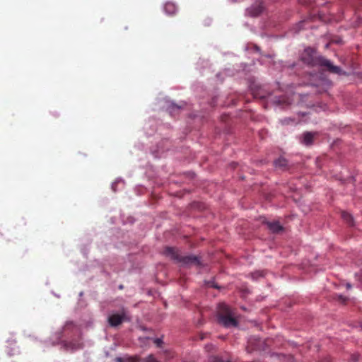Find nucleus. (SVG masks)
<instances>
[{
    "instance_id": "nucleus-14",
    "label": "nucleus",
    "mask_w": 362,
    "mask_h": 362,
    "mask_svg": "<svg viewBox=\"0 0 362 362\" xmlns=\"http://www.w3.org/2000/svg\"><path fill=\"white\" fill-rule=\"evenodd\" d=\"M182 107V105H177L173 103L169 105L168 110L170 113H173V112H176L179 111Z\"/></svg>"
},
{
    "instance_id": "nucleus-21",
    "label": "nucleus",
    "mask_w": 362,
    "mask_h": 362,
    "mask_svg": "<svg viewBox=\"0 0 362 362\" xmlns=\"http://www.w3.org/2000/svg\"><path fill=\"white\" fill-rule=\"evenodd\" d=\"M352 358H353V360H354V361H358V355H354V356H352Z\"/></svg>"
},
{
    "instance_id": "nucleus-25",
    "label": "nucleus",
    "mask_w": 362,
    "mask_h": 362,
    "mask_svg": "<svg viewBox=\"0 0 362 362\" xmlns=\"http://www.w3.org/2000/svg\"><path fill=\"white\" fill-rule=\"evenodd\" d=\"M327 362H330L329 359L327 360Z\"/></svg>"
},
{
    "instance_id": "nucleus-3",
    "label": "nucleus",
    "mask_w": 362,
    "mask_h": 362,
    "mask_svg": "<svg viewBox=\"0 0 362 362\" xmlns=\"http://www.w3.org/2000/svg\"><path fill=\"white\" fill-rule=\"evenodd\" d=\"M218 322L226 328L238 325V321L234 317L233 310L225 303H220L218 307Z\"/></svg>"
},
{
    "instance_id": "nucleus-4",
    "label": "nucleus",
    "mask_w": 362,
    "mask_h": 362,
    "mask_svg": "<svg viewBox=\"0 0 362 362\" xmlns=\"http://www.w3.org/2000/svg\"><path fill=\"white\" fill-rule=\"evenodd\" d=\"M321 71L319 72V79L317 81L313 83V86H322L323 90H325L331 86V81L327 79L326 77V73H332V74H339L341 72V69H320Z\"/></svg>"
},
{
    "instance_id": "nucleus-12",
    "label": "nucleus",
    "mask_w": 362,
    "mask_h": 362,
    "mask_svg": "<svg viewBox=\"0 0 362 362\" xmlns=\"http://www.w3.org/2000/svg\"><path fill=\"white\" fill-rule=\"evenodd\" d=\"M116 362H139V358L136 356L128 358H117Z\"/></svg>"
},
{
    "instance_id": "nucleus-9",
    "label": "nucleus",
    "mask_w": 362,
    "mask_h": 362,
    "mask_svg": "<svg viewBox=\"0 0 362 362\" xmlns=\"http://www.w3.org/2000/svg\"><path fill=\"white\" fill-rule=\"evenodd\" d=\"M341 218L344 219V221H346L349 226L354 225V220L353 217L351 214L346 211L341 212Z\"/></svg>"
},
{
    "instance_id": "nucleus-22",
    "label": "nucleus",
    "mask_w": 362,
    "mask_h": 362,
    "mask_svg": "<svg viewBox=\"0 0 362 362\" xmlns=\"http://www.w3.org/2000/svg\"><path fill=\"white\" fill-rule=\"evenodd\" d=\"M217 362H230V361H221V360H218Z\"/></svg>"
},
{
    "instance_id": "nucleus-18",
    "label": "nucleus",
    "mask_w": 362,
    "mask_h": 362,
    "mask_svg": "<svg viewBox=\"0 0 362 362\" xmlns=\"http://www.w3.org/2000/svg\"><path fill=\"white\" fill-rule=\"evenodd\" d=\"M262 12V7L258 6L255 11L252 13L253 16H257Z\"/></svg>"
},
{
    "instance_id": "nucleus-8",
    "label": "nucleus",
    "mask_w": 362,
    "mask_h": 362,
    "mask_svg": "<svg viewBox=\"0 0 362 362\" xmlns=\"http://www.w3.org/2000/svg\"><path fill=\"white\" fill-rule=\"evenodd\" d=\"M164 10L166 13L169 15H173L176 13L177 7L175 4L172 2H168L165 4Z\"/></svg>"
},
{
    "instance_id": "nucleus-2",
    "label": "nucleus",
    "mask_w": 362,
    "mask_h": 362,
    "mask_svg": "<svg viewBox=\"0 0 362 362\" xmlns=\"http://www.w3.org/2000/svg\"><path fill=\"white\" fill-rule=\"evenodd\" d=\"M164 254L183 267L200 265V259L199 257L195 255L183 256L180 253L178 250L174 247H166L164 251Z\"/></svg>"
},
{
    "instance_id": "nucleus-5",
    "label": "nucleus",
    "mask_w": 362,
    "mask_h": 362,
    "mask_svg": "<svg viewBox=\"0 0 362 362\" xmlns=\"http://www.w3.org/2000/svg\"><path fill=\"white\" fill-rule=\"evenodd\" d=\"M126 320V314L123 310L121 314L115 313L110 315L108 317V323L111 327H117Z\"/></svg>"
},
{
    "instance_id": "nucleus-15",
    "label": "nucleus",
    "mask_w": 362,
    "mask_h": 362,
    "mask_svg": "<svg viewBox=\"0 0 362 362\" xmlns=\"http://www.w3.org/2000/svg\"><path fill=\"white\" fill-rule=\"evenodd\" d=\"M253 340H256L255 339H250L248 341L249 346L247 347V350L249 352L252 351V350L258 349L259 347L257 345H253Z\"/></svg>"
},
{
    "instance_id": "nucleus-6",
    "label": "nucleus",
    "mask_w": 362,
    "mask_h": 362,
    "mask_svg": "<svg viewBox=\"0 0 362 362\" xmlns=\"http://www.w3.org/2000/svg\"><path fill=\"white\" fill-rule=\"evenodd\" d=\"M268 228L274 233H278L283 230V227L278 221L267 222Z\"/></svg>"
},
{
    "instance_id": "nucleus-19",
    "label": "nucleus",
    "mask_w": 362,
    "mask_h": 362,
    "mask_svg": "<svg viewBox=\"0 0 362 362\" xmlns=\"http://www.w3.org/2000/svg\"><path fill=\"white\" fill-rule=\"evenodd\" d=\"M252 49L254 51H255L256 52H260V48L257 45H254L252 46Z\"/></svg>"
},
{
    "instance_id": "nucleus-17",
    "label": "nucleus",
    "mask_w": 362,
    "mask_h": 362,
    "mask_svg": "<svg viewBox=\"0 0 362 362\" xmlns=\"http://www.w3.org/2000/svg\"><path fill=\"white\" fill-rule=\"evenodd\" d=\"M154 343L156 344L157 346L160 347L163 344V341L161 339L156 338L154 339Z\"/></svg>"
},
{
    "instance_id": "nucleus-16",
    "label": "nucleus",
    "mask_w": 362,
    "mask_h": 362,
    "mask_svg": "<svg viewBox=\"0 0 362 362\" xmlns=\"http://www.w3.org/2000/svg\"><path fill=\"white\" fill-rule=\"evenodd\" d=\"M143 362H159L153 354L148 355L147 357L142 359Z\"/></svg>"
},
{
    "instance_id": "nucleus-23",
    "label": "nucleus",
    "mask_w": 362,
    "mask_h": 362,
    "mask_svg": "<svg viewBox=\"0 0 362 362\" xmlns=\"http://www.w3.org/2000/svg\"><path fill=\"white\" fill-rule=\"evenodd\" d=\"M346 286H347L348 288H351V284H347Z\"/></svg>"
},
{
    "instance_id": "nucleus-13",
    "label": "nucleus",
    "mask_w": 362,
    "mask_h": 362,
    "mask_svg": "<svg viewBox=\"0 0 362 362\" xmlns=\"http://www.w3.org/2000/svg\"><path fill=\"white\" fill-rule=\"evenodd\" d=\"M274 164L276 167L284 168L287 165L288 161L284 158H279L275 160Z\"/></svg>"
},
{
    "instance_id": "nucleus-1",
    "label": "nucleus",
    "mask_w": 362,
    "mask_h": 362,
    "mask_svg": "<svg viewBox=\"0 0 362 362\" xmlns=\"http://www.w3.org/2000/svg\"><path fill=\"white\" fill-rule=\"evenodd\" d=\"M300 59L304 64L322 68H339L332 64L330 61L319 54L316 49L310 47H306L300 56Z\"/></svg>"
},
{
    "instance_id": "nucleus-10",
    "label": "nucleus",
    "mask_w": 362,
    "mask_h": 362,
    "mask_svg": "<svg viewBox=\"0 0 362 362\" xmlns=\"http://www.w3.org/2000/svg\"><path fill=\"white\" fill-rule=\"evenodd\" d=\"M64 346L67 349L76 350L81 347V344L78 341L76 342H66Z\"/></svg>"
},
{
    "instance_id": "nucleus-7",
    "label": "nucleus",
    "mask_w": 362,
    "mask_h": 362,
    "mask_svg": "<svg viewBox=\"0 0 362 362\" xmlns=\"http://www.w3.org/2000/svg\"><path fill=\"white\" fill-rule=\"evenodd\" d=\"M315 134L311 132H305L303 134L302 143L306 146L312 145L313 143Z\"/></svg>"
},
{
    "instance_id": "nucleus-20",
    "label": "nucleus",
    "mask_w": 362,
    "mask_h": 362,
    "mask_svg": "<svg viewBox=\"0 0 362 362\" xmlns=\"http://www.w3.org/2000/svg\"><path fill=\"white\" fill-rule=\"evenodd\" d=\"M346 298L342 296H339V300L341 302L344 303L346 301Z\"/></svg>"
},
{
    "instance_id": "nucleus-11",
    "label": "nucleus",
    "mask_w": 362,
    "mask_h": 362,
    "mask_svg": "<svg viewBox=\"0 0 362 362\" xmlns=\"http://www.w3.org/2000/svg\"><path fill=\"white\" fill-rule=\"evenodd\" d=\"M254 95L255 97L264 99L269 96V93L264 91V89L259 88L256 92H254Z\"/></svg>"
},
{
    "instance_id": "nucleus-24",
    "label": "nucleus",
    "mask_w": 362,
    "mask_h": 362,
    "mask_svg": "<svg viewBox=\"0 0 362 362\" xmlns=\"http://www.w3.org/2000/svg\"><path fill=\"white\" fill-rule=\"evenodd\" d=\"M276 103H279V104H280V103H281L282 102H281L280 100H279L276 101Z\"/></svg>"
}]
</instances>
